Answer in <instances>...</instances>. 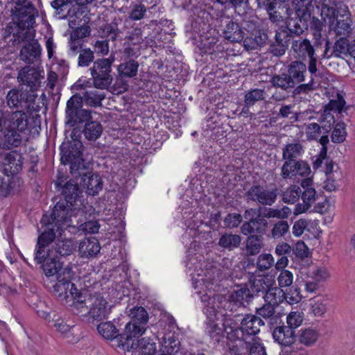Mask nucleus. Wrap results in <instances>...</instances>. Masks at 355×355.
<instances>
[{
    "label": "nucleus",
    "mask_w": 355,
    "mask_h": 355,
    "mask_svg": "<svg viewBox=\"0 0 355 355\" xmlns=\"http://www.w3.org/2000/svg\"><path fill=\"white\" fill-rule=\"evenodd\" d=\"M56 187L60 188V198L54 205L51 211L43 214L40 223L42 226L56 228L62 230L63 223L71 215L76 216L84 208L83 204V190L73 180L63 184V180L58 179Z\"/></svg>",
    "instance_id": "f257e3e1"
},
{
    "label": "nucleus",
    "mask_w": 355,
    "mask_h": 355,
    "mask_svg": "<svg viewBox=\"0 0 355 355\" xmlns=\"http://www.w3.org/2000/svg\"><path fill=\"white\" fill-rule=\"evenodd\" d=\"M31 129L26 113L22 111L0 112V148L8 151L21 146L24 137Z\"/></svg>",
    "instance_id": "f03ea898"
},
{
    "label": "nucleus",
    "mask_w": 355,
    "mask_h": 355,
    "mask_svg": "<svg viewBox=\"0 0 355 355\" xmlns=\"http://www.w3.org/2000/svg\"><path fill=\"white\" fill-rule=\"evenodd\" d=\"M43 230L39 234L37 240L34 260L37 263L41 265V268L46 277L62 275L64 268H62V263L58 259L57 257H51L49 246L56 238V233L60 231L56 228L42 226Z\"/></svg>",
    "instance_id": "7ed1b4c3"
},
{
    "label": "nucleus",
    "mask_w": 355,
    "mask_h": 355,
    "mask_svg": "<svg viewBox=\"0 0 355 355\" xmlns=\"http://www.w3.org/2000/svg\"><path fill=\"white\" fill-rule=\"evenodd\" d=\"M78 137L71 134V139L64 141L60 147L61 164L69 165L70 173L76 179L88 171L90 163L83 158V145Z\"/></svg>",
    "instance_id": "20e7f679"
},
{
    "label": "nucleus",
    "mask_w": 355,
    "mask_h": 355,
    "mask_svg": "<svg viewBox=\"0 0 355 355\" xmlns=\"http://www.w3.org/2000/svg\"><path fill=\"white\" fill-rule=\"evenodd\" d=\"M313 0H295L294 10L290 9L287 3L285 8L286 19L283 25L294 37L301 35L309 28L311 20V8Z\"/></svg>",
    "instance_id": "39448f33"
},
{
    "label": "nucleus",
    "mask_w": 355,
    "mask_h": 355,
    "mask_svg": "<svg viewBox=\"0 0 355 355\" xmlns=\"http://www.w3.org/2000/svg\"><path fill=\"white\" fill-rule=\"evenodd\" d=\"M267 220H252L250 222H244L241 227L242 234L247 236L244 250L247 256L258 254L264 246L263 235L268 227Z\"/></svg>",
    "instance_id": "423d86ee"
},
{
    "label": "nucleus",
    "mask_w": 355,
    "mask_h": 355,
    "mask_svg": "<svg viewBox=\"0 0 355 355\" xmlns=\"http://www.w3.org/2000/svg\"><path fill=\"white\" fill-rule=\"evenodd\" d=\"M66 123L73 128L72 137L80 136V130L92 119V111L83 108L79 94L73 95L67 102Z\"/></svg>",
    "instance_id": "0eeeda50"
},
{
    "label": "nucleus",
    "mask_w": 355,
    "mask_h": 355,
    "mask_svg": "<svg viewBox=\"0 0 355 355\" xmlns=\"http://www.w3.org/2000/svg\"><path fill=\"white\" fill-rule=\"evenodd\" d=\"M114 60V56L110 55L107 58L97 59L93 62L89 71L95 88L105 89L111 85L114 80L112 66Z\"/></svg>",
    "instance_id": "6e6552de"
},
{
    "label": "nucleus",
    "mask_w": 355,
    "mask_h": 355,
    "mask_svg": "<svg viewBox=\"0 0 355 355\" xmlns=\"http://www.w3.org/2000/svg\"><path fill=\"white\" fill-rule=\"evenodd\" d=\"M11 17L17 24L19 31L33 28L35 24V17L38 16V11L30 1L19 0L11 8Z\"/></svg>",
    "instance_id": "1a4fd4ad"
},
{
    "label": "nucleus",
    "mask_w": 355,
    "mask_h": 355,
    "mask_svg": "<svg viewBox=\"0 0 355 355\" xmlns=\"http://www.w3.org/2000/svg\"><path fill=\"white\" fill-rule=\"evenodd\" d=\"M37 95L30 91L12 89L6 96L7 105L10 108H21L25 113L33 114L40 111V106L35 104Z\"/></svg>",
    "instance_id": "9d476101"
},
{
    "label": "nucleus",
    "mask_w": 355,
    "mask_h": 355,
    "mask_svg": "<svg viewBox=\"0 0 355 355\" xmlns=\"http://www.w3.org/2000/svg\"><path fill=\"white\" fill-rule=\"evenodd\" d=\"M73 2V0H53L51 4L55 10V15L60 19L69 16L75 17L73 20L70 21V23H73L77 19H80V22L82 21L89 22L88 6H77V5L72 4Z\"/></svg>",
    "instance_id": "9b49d317"
},
{
    "label": "nucleus",
    "mask_w": 355,
    "mask_h": 355,
    "mask_svg": "<svg viewBox=\"0 0 355 355\" xmlns=\"http://www.w3.org/2000/svg\"><path fill=\"white\" fill-rule=\"evenodd\" d=\"M121 320H114L112 322H103L97 325L98 333L105 339L112 340L116 339L118 346L123 349V344L131 340L128 332L124 330L123 322Z\"/></svg>",
    "instance_id": "f8f14e48"
},
{
    "label": "nucleus",
    "mask_w": 355,
    "mask_h": 355,
    "mask_svg": "<svg viewBox=\"0 0 355 355\" xmlns=\"http://www.w3.org/2000/svg\"><path fill=\"white\" fill-rule=\"evenodd\" d=\"M129 316L130 320L124 324V330L131 339L139 338L146 330L148 314L144 308L135 306L130 310Z\"/></svg>",
    "instance_id": "ddd939ff"
},
{
    "label": "nucleus",
    "mask_w": 355,
    "mask_h": 355,
    "mask_svg": "<svg viewBox=\"0 0 355 355\" xmlns=\"http://www.w3.org/2000/svg\"><path fill=\"white\" fill-rule=\"evenodd\" d=\"M278 189L276 187L268 189L266 186L253 184L245 192L246 201L254 202L263 207L272 206L277 199Z\"/></svg>",
    "instance_id": "4468645a"
},
{
    "label": "nucleus",
    "mask_w": 355,
    "mask_h": 355,
    "mask_svg": "<svg viewBox=\"0 0 355 355\" xmlns=\"http://www.w3.org/2000/svg\"><path fill=\"white\" fill-rule=\"evenodd\" d=\"M28 33V31L24 33L17 31L16 33H13V35L17 38L18 42H24L20 50V59L27 64H33L40 60L42 55V47L37 40L32 38L30 40H26Z\"/></svg>",
    "instance_id": "2eb2a0df"
},
{
    "label": "nucleus",
    "mask_w": 355,
    "mask_h": 355,
    "mask_svg": "<svg viewBox=\"0 0 355 355\" xmlns=\"http://www.w3.org/2000/svg\"><path fill=\"white\" fill-rule=\"evenodd\" d=\"M71 270L64 268L62 275H58L53 286V293L60 300L66 302L74 300L80 293L75 284L70 281Z\"/></svg>",
    "instance_id": "dca6fc26"
},
{
    "label": "nucleus",
    "mask_w": 355,
    "mask_h": 355,
    "mask_svg": "<svg viewBox=\"0 0 355 355\" xmlns=\"http://www.w3.org/2000/svg\"><path fill=\"white\" fill-rule=\"evenodd\" d=\"M196 261V257H191L189 259L186 266L189 268V271L198 272L199 270H197V266H194ZM200 270L203 272V274L198 272L196 274L197 277H196L195 273H191V275L192 276L193 286L195 289L198 288L202 284H214L218 282L221 277V271L220 269L216 268L206 269L205 271L201 270V268H200Z\"/></svg>",
    "instance_id": "f3484780"
},
{
    "label": "nucleus",
    "mask_w": 355,
    "mask_h": 355,
    "mask_svg": "<svg viewBox=\"0 0 355 355\" xmlns=\"http://www.w3.org/2000/svg\"><path fill=\"white\" fill-rule=\"evenodd\" d=\"M84 208L76 216L71 215L67 218L63 225L71 228L73 233L94 234L98 232L100 225L98 220L85 221Z\"/></svg>",
    "instance_id": "a211bd4d"
},
{
    "label": "nucleus",
    "mask_w": 355,
    "mask_h": 355,
    "mask_svg": "<svg viewBox=\"0 0 355 355\" xmlns=\"http://www.w3.org/2000/svg\"><path fill=\"white\" fill-rule=\"evenodd\" d=\"M295 37L282 25L275 31L273 39H270L267 51L275 57H280L287 51L291 38Z\"/></svg>",
    "instance_id": "6ab92c4d"
},
{
    "label": "nucleus",
    "mask_w": 355,
    "mask_h": 355,
    "mask_svg": "<svg viewBox=\"0 0 355 355\" xmlns=\"http://www.w3.org/2000/svg\"><path fill=\"white\" fill-rule=\"evenodd\" d=\"M139 67V62L131 58H125L123 61L118 65V77L114 83V87H118L120 89L118 92L121 93L128 89V85L123 78L136 76Z\"/></svg>",
    "instance_id": "aec40b11"
},
{
    "label": "nucleus",
    "mask_w": 355,
    "mask_h": 355,
    "mask_svg": "<svg viewBox=\"0 0 355 355\" xmlns=\"http://www.w3.org/2000/svg\"><path fill=\"white\" fill-rule=\"evenodd\" d=\"M90 307V316L87 318L89 323L99 322L108 316L110 313L111 306L108 305L105 299L101 296L89 297L87 301Z\"/></svg>",
    "instance_id": "412c9836"
},
{
    "label": "nucleus",
    "mask_w": 355,
    "mask_h": 355,
    "mask_svg": "<svg viewBox=\"0 0 355 355\" xmlns=\"http://www.w3.org/2000/svg\"><path fill=\"white\" fill-rule=\"evenodd\" d=\"M289 0H256L257 8L266 12L269 20L272 23L283 19L282 11L285 9Z\"/></svg>",
    "instance_id": "4be33fe9"
},
{
    "label": "nucleus",
    "mask_w": 355,
    "mask_h": 355,
    "mask_svg": "<svg viewBox=\"0 0 355 355\" xmlns=\"http://www.w3.org/2000/svg\"><path fill=\"white\" fill-rule=\"evenodd\" d=\"M138 338L128 340L123 344V349L139 352V355H155L156 343L153 338L144 337L138 340Z\"/></svg>",
    "instance_id": "5701e85b"
},
{
    "label": "nucleus",
    "mask_w": 355,
    "mask_h": 355,
    "mask_svg": "<svg viewBox=\"0 0 355 355\" xmlns=\"http://www.w3.org/2000/svg\"><path fill=\"white\" fill-rule=\"evenodd\" d=\"M2 164L4 166L3 171L10 173L11 175H17L23 168L24 157L23 154L18 150H11L9 152H4Z\"/></svg>",
    "instance_id": "b1692460"
},
{
    "label": "nucleus",
    "mask_w": 355,
    "mask_h": 355,
    "mask_svg": "<svg viewBox=\"0 0 355 355\" xmlns=\"http://www.w3.org/2000/svg\"><path fill=\"white\" fill-rule=\"evenodd\" d=\"M235 317L241 322L240 327L248 338L257 335L260 331V327L265 324L263 320L255 315L246 314L243 316L237 314Z\"/></svg>",
    "instance_id": "393cba45"
},
{
    "label": "nucleus",
    "mask_w": 355,
    "mask_h": 355,
    "mask_svg": "<svg viewBox=\"0 0 355 355\" xmlns=\"http://www.w3.org/2000/svg\"><path fill=\"white\" fill-rule=\"evenodd\" d=\"M351 13L347 8V12L340 13L337 17L329 24V32H333L336 36H346L351 33Z\"/></svg>",
    "instance_id": "a878e982"
},
{
    "label": "nucleus",
    "mask_w": 355,
    "mask_h": 355,
    "mask_svg": "<svg viewBox=\"0 0 355 355\" xmlns=\"http://www.w3.org/2000/svg\"><path fill=\"white\" fill-rule=\"evenodd\" d=\"M17 78L22 85L30 88V93H34L40 86V71L34 67L26 66L22 68L18 73Z\"/></svg>",
    "instance_id": "bb28decb"
},
{
    "label": "nucleus",
    "mask_w": 355,
    "mask_h": 355,
    "mask_svg": "<svg viewBox=\"0 0 355 355\" xmlns=\"http://www.w3.org/2000/svg\"><path fill=\"white\" fill-rule=\"evenodd\" d=\"M92 165L89 163L88 171L85 174H80L77 178H80V184L87 188V192L89 195L95 196L103 189V180L101 177L91 171Z\"/></svg>",
    "instance_id": "cd10ccee"
},
{
    "label": "nucleus",
    "mask_w": 355,
    "mask_h": 355,
    "mask_svg": "<svg viewBox=\"0 0 355 355\" xmlns=\"http://www.w3.org/2000/svg\"><path fill=\"white\" fill-rule=\"evenodd\" d=\"M347 12V6L342 1L323 0L321 5V15L329 19V24L334 21L340 13Z\"/></svg>",
    "instance_id": "c85d7f7f"
},
{
    "label": "nucleus",
    "mask_w": 355,
    "mask_h": 355,
    "mask_svg": "<svg viewBox=\"0 0 355 355\" xmlns=\"http://www.w3.org/2000/svg\"><path fill=\"white\" fill-rule=\"evenodd\" d=\"M272 338L275 342L282 347H291L297 340L295 331L286 327L284 323L277 325L272 331Z\"/></svg>",
    "instance_id": "c756f323"
},
{
    "label": "nucleus",
    "mask_w": 355,
    "mask_h": 355,
    "mask_svg": "<svg viewBox=\"0 0 355 355\" xmlns=\"http://www.w3.org/2000/svg\"><path fill=\"white\" fill-rule=\"evenodd\" d=\"M349 43L350 41L345 36H342L336 41L333 50L330 51V42L327 41L325 42V49L323 50L322 54V58H329L333 55L340 58L343 54L345 55H349Z\"/></svg>",
    "instance_id": "7c9ffc66"
},
{
    "label": "nucleus",
    "mask_w": 355,
    "mask_h": 355,
    "mask_svg": "<svg viewBox=\"0 0 355 355\" xmlns=\"http://www.w3.org/2000/svg\"><path fill=\"white\" fill-rule=\"evenodd\" d=\"M222 33L225 40L232 43L241 42L245 35L240 24L232 20L226 22Z\"/></svg>",
    "instance_id": "2f4dec72"
},
{
    "label": "nucleus",
    "mask_w": 355,
    "mask_h": 355,
    "mask_svg": "<svg viewBox=\"0 0 355 355\" xmlns=\"http://www.w3.org/2000/svg\"><path fill=\"white\" fill-rule=\"evenodd\" d=\"M101 250L98 240L95 237L85 238L78 246V252L81 258H94Z\"/></svg>",
    "instance_id": "473e14b6"
},
{
    "label": "nucleus",
    "mask_w": 355,
    "mask_h": 355,
    "mask_svg": "<svg viewBox=\"0 0 355 355\" xmlns=\"http://www.w3.org/2000/svg\"><path fill=\"white\" fill-rule=\"evenodd\" d=\"M122 20L121 19L114 18L110 23H105L101 26L98 30V35L101 37L105 40L115 42L119 35L121 33L119 28V24Z\"/></svg>",
    "instance_id": "72a5a7b5"
},
{
    "label": "nucleus",
    "mask_w": 355,
    "mask_h": 355,
    "mask_svg": "<svg viewBox=\"0 0 355 355\" xmlns=\"http://www.w3.org/2000/svg\"><path fill=\"white\" fill-rule=\"evenodd\" d=\"M218 37L211 35H201L200 40L197 42L196 52L200 54H212L218 49Z\"/></svg>",
    "instance_id": "f704fd0d"
},
{
    "label": "nucleus",
    "mask_w": 355,
    "mask_h": 355,
    "mask_svg": "<svg viewBox=\"0 0 355 355\" xmlns=\"http://www.w3.org/2000/svg\"><path fill=\"white\" fill-rule=\"evenodd\" d=\"M90 295L83 294L82 292L73 300L72 310L75 314L80 316L87 317V319L90 316V307L91 305L87 302L89 300Z\"/></svg>",
    "instance_id": "c9c22d12"
},
{
    "label": "nucleus",
    "mask_w": 355,
    "mask_h": 355,
    "mask_svg": "<svg viewBox=\"0 0 355 355\" xmlns=\"http://www.w3.org/2000/svg\"><path fill=\"white\" fill-rule=\"evenodd\" d=\"M240 235L232 232H225L218 239V245L225 250L233 251L238 248L241 243Z\"/></svg>",
    "instance_id": "e433bc0d"
},
{
    "label": "nucleus",
    "mask_w": 355,
    "mask_h": 355,
    "mask_svg": "<svg viewBox=\"0 0 355 355\" xmlns=\"http://www.w3.org/2000/svg\"><path fill=\"white\" fill-rule=\"evenodd\" d=\"M307 67L301 61H293L288 67L287 73L293 79L295 85L304 80V74L306 73Z\"/></svg>",
    "instance_id": "4c0bfd02"
},
{
    "label": "nucleus",
    "mask_w": 355,
    "mask_h": 355,
    "mask_svg": "<svg viewBox=\"0 0 355 355\" xmlns=\"http://www.w3.org/2000/svg\"><path fill=\"white\" fill-rule=\"evenodd\" d=\"M78 94L81 100V105H83V103H85V105L92 107L102 106V101L105 97L104 92H99L96 90L85 91L83 92L82 95Z\"/></svg>",
    "instance_id": "58836bf2"
},
{
    "label": "nucleus",
    "mask_w": 355,
    "mask_h": 355,
    "mask_svg": "<svg viewBox=\"0 0 355 355\" xmlns=\"http://www.w3.org/2000/svg\"><path fill=\"white\" fill-rule=\"evenodd\" d=\"M272 280L267 277L255 278L250 282L249 291L252 294V297L259 296L261 295L265 296L269 287L272 286Z\"/></svg>",
    "instance_id": "ea45409f"
},
{
    "label": "nucleus",
    "mask_w": 355,
    "mask_h": 355,
    "mask_svg": "<svg viewBox=\"0 0 355 355\" xmlns=\"http://www.w3.org/2000/svg\"><path fill=\"white\" fill-rule=\"evenodd\" d=\"M214 316H207L208 322H206L205 333L209 337L210 340L215 344L221 341L225 335V329L218 326V324L212 320Z\"/></svg>",
    "instance_id": "a19ab883"
},
{
    "label": "nucleus",
    "mask_w": 355,
    "mask_h": 355,
    "mask_svg": "<svg viewBox=\"0 0 355 355\" xmlns=\"http://www.w3.org/2000/svg\"><path fill=\"white\" fill-rule=\"evenodd\" d=\"M272 87L280 88L286 92H291L295 85L293 79L287 72H282L279 74H274L270 80Z\"/></svg>",
    "instance_id": "79ce46f5"
},
{
    "label": "nucleus",
    "mask_w": 355,
    "mask_h": 355,
    "mask_svg": "<svg viewBox=\"0 0 355 355\" xmlns=\"http://www.w3.org/2000/svg\"><path fill=\"white\" fill-rule=\"evenodd\" d=\"M292 49L302 58H312L315 55V49L308 39L294 40L292 42Z\"/></svg>",
    "instance_id": "37998d69"
},
{
    "label": "nucleus",
    "mask_w": 355,
    "mask_h": 355,
    "mask_svg": "<svg viewBox=\"0 0 355 355\" xmlns=\"http://www.w3.org/2000/svg\"><path fill=\"white\" fill-rule=\"evenodd\" d=\"M103 126L96 121L91 119L80 130V135L83 133L85 138L89 141H96L102 135Z\"/></svg>",
    "instance_id": "c03bdc74"
},
{
    "label": "nucleus",
    "mask_w": 355,
    "mask_h": 355,
    "mask_svg": "<svg viewBox=\"0 0 355 355\" xmlns=\"http://www.w3.org/2000/svg\"><path fill=\"white\" fill-rule=\"evenodd\" d=\"M230 302H233L236 306H244V302H250L252 300V294L247 286H241L239 288L232 291L228 297Z\"/></svg>",
    "instance_id": "a18cd8bd"
},
{
    "label": "nucleus",
    "mask_w": 355,
    "mask_h": 355,
    "mask_svg": "<svg viewBox=\"0 0 355 355\" xmlns=\"http://www.w3.org/2000/svg\"><path fill=\"white\" fill-rule=\"evenodd\" d=\"M273 282H272V284ZM263 299L266 302H268L275 306H277L279 304L282 303L284 300H287L286 298V293L277 286H270L263 296Z\"/></svg>",
    "instance_id": "49530a36"
},
{
    "label": "nucleus",
    "mask_w": 355,
    "mask_h": 355,
    "mask_svg": "<svg viewBox=\"0 0 355 355\" xmlns=\"http://www.w3.org/2000/svg\"><path fill=\"white\" fill-rule=\"evenodd\" d=\"M161 340V344L164 348L163 352L168 355H172L179 351L180 342L178 338L175 336L174 333L169 332L165 334Z\"/></svg>",
    "instance_id": "de8ad7c7"
},
{
    "label": "nucleus",
    "mask_w": 355,
    "mask_h": 355,
    "mask_svg": "<svg viewBox=\"0 0 355 355\" xmlns=\"http://www.w3.org/2000/svg\"><path fill=\"white\" fill-rule=\"evenodd\" d=\"M304 152L300 143H291L282 148V159L284 162H293L298 159Z\"/></svg>",
    "instance_id": "09e8293b"
},
{
    "label": "nucleus",
    "mask_w": 355,
    "mask_h": 355,
    "mask_svg": "<svg viewBox=\"0 0 355 355\" xmlns=\"http://www.w3.org/2000/svg\"><path fill=\"white\" fill-rule=\"evenodd\" d=\"M259 211L262 214V218H279L281 220L286 219L288 217V216L291 213V209L286 206H284L281 209H273V208H268L266 206L260 207L259 208Z\"/></svg>",
    "instance_id": "8fccbe9b"
},
{
    "label": "nucleus",
    "mask_w": 355,
    "mask_h": 355,
    "mask_svg": "<svg viewBox=\"0 0 355 355\" xmlns=\"http://www.w3.org/2000/svg\"><path fill=\"white\" fill-rule=\"evenodd\" d=\"M52 322L56 330L65 337L69 338L71 334H73L76 325L67 323L64 318L58 315H54L52 318Z\"/></svg>",
    "instance_id": "3c124183"
},
{
    "label": "nucleus",
    "mask_w": 355,
    "mask_h": 355,
    "mask_svg": "<svg viewBox=\"0 0 355 355\" xmlns=\"http://www.w3.org/2000/svg\"><path fill=\"white\" fill-rule=\"evenodd\" d=\"M76 243L71 239L58 240L53 246L56 254L62 257L71 255L76 250Z\"/></svg>",
    "instance_id": "603ef678"
},
{
    "label": "nucleus",
    "mask_w": 355,
    "mask_h": 355,
    "mask_svg": "<svg viewBox=\"0 0 355 355\" xmlns=\"http://www.w3.org/2000/svg\"><path fill=\"white\" fill-rule=\"evenodd\" d=\"M318 332L311 328L302 329L298 331V341L306 346H311L318 338Z\"/></svg>",
    "instance_id": "864d4df0"
},
{
    "label": "nucleus",
    "mask_w": 355,
    "mask_h": 355,
    "mask_svg": "<svg viewBox=\"0 0 355 355\" xmlns=\"http://www.w3.org/2000/svg\"><path fill=\"white\" fill-rule=\"evenodd\" d=\"M196 293L204 304V313L207 314V316H216L214 295H211V293L209 294L207 292L202 293L201 291H197Z\"/></svg>",
    "instance_id": "5fc2aeb1"
},
{
    "label": "nucleus",
    "mask_w": 355,
    "mask_h": 355,
    "mask_svg": "<svg viewBox=\"0 0 355 355\" xmlns=\"http://www.w3.org/2000/svg\"><path fill=\"white\" fill-rule=\"evenodd\" d=\"M266 91L263 89H252L245 92L244 103L248 106H253L257 102L261 101L266 98Z\"/></svg>",
    "instance_id": "6e6d98bb"
},
{
    "label": "nucleus",
    "mask_w": 355,
    "mask_h": 355,
    "mask_svg": "<svg viewBox=\"0 0 355 355\" xmlns=\"http://www.w3.org/2000/svg\"><path fill=\"white\" fill-rule=\"evenodd\" d=\"M302 193L301 188L295 184L289 187L282 193V201L287 204H293L297 202Z\"/></svg>",
    "instance_id": "4d7b16f0"
},
{
    "label": "nucleus",
    "mask_w": 355,
    "mask_h": 355,
    "mask_svg": "<svg viewBox=\"0 0 355 355\" xmlns=\"http://www.w3.org/2000/svg\"><path fill=\"white\" fill-rule=\"evenodd\" d=\"M300 166V159L293 162H284L281 168L282 178L286 180L297 175V169H299Z\"/></svg>",
    "instance_id": "13d9d810"
},
{
    "label": "nucleus",
    "mask_w": 355,
    "mask_h": 355,
    "mask_svg": "<svg viewBox=\"0 0 355 355\" xmlns=\"http://www.w3.org/2000/svg\"><path fill=\"white\" fill-rule=\"evenodd\" d=\"M148 7L142 2L133 3L131 5V10L129 12V18L132 20H140L144 19Z\"/></svg>",
    "instance_id": "bf43d9fd"
},
{
    "label": "nucleus",
    "mask_w": 355,
    "mask_h": 355,
    "mask_svg": "<svg viewBox=\"0 0 355 355\" xmlns=\"http://www.w3.org/2000/svg\"><path fill=\"white\" fill-rule=\"evenodd\" d=\"M94 51L89 48L83 49L78 53V66L80 67H88L92 62H94Z\"/></svg>",
    "instance_id": "052dcab7"
},
{
    "label": "nucleus",
    "mask_w": 355,
    "mask_h": 355,
    "mask_svg": "<svg viewBox=\"0 0 355 355\" xmlns=\"http://www.w3.org/2000/svg\"><path fill=\"white\" fill-rule=\"evenodd\" d=\"M88 24L89 22H85V21H82V22L78 21V26L73 31L71 38L80 40L89 36L91 28Z\"/></svg>",
    "instance_id": "680f3d73"
},
{
    "label": "nucleus",
    "mask_w": 355,
    "mask_h": 355,
    "mask_svg": "<svg viewBox=\"0 0 355 355\" xmlns=\"http://www.w3.org/2000/svg\"><path fill=\"white\" fill-rule=\"evenodd\" d=\"M12 178L10 176L9 174H6V175L0 176V195L6 197L8 196L12 191L13 181Z\"/></svg>",
    "instance_id": "e2e57ef3"
},
{
    "label": "nucleus",
    "mask_w": 355,
    "mask_h": 355,
    "mask_svg": "<svg viewBox=\"0 0 355 355\" xmlns=\"http://www.w3.org/2000/svg\"><path fill=\"white\" fill-rule=\"evenodd\" d=\"M216 2L225 8H233L235 12L241 8H245L249 3V0H216Z\"/></svg>",
    "instance_id": "0e129e2a"
},
{
    "label": "nucleus",
    "mask_w": 355,
    "mask_h": 355,
    "mask_svg": "<svg viewBox=\"0 0 355 355\" xmlns=\"http://www.w3.org/2000/svg\"><path fill=\"white\" fill-rule=\"evenodd\" d=\"M345 103L344 98L340 94H338L337 99L330 100L329 103L324 105V112L331 113V111H338V113H341Z\"/></svg>",
    "instance_id": "69168bd1"
},
{
    "label": "nucleus",
    "mask_w": 355,
    "mask_h": 355,
    "mask_svg": "<svg viewBox=\"0 0 355 355\" xmlns=\"http://www.w3.org/2000/svg\"><path fill=\"white\" fill-rule=\"evenodd\" d=\"M274 264V259L270 254H262L257 260V268L259 271H265L270 268Z\"/></svg>",
    "instance_id": "338daca9"
},
{
    "label": "nucleus",
    "mask_w": 355,
    "mask_h": 355,
    "mask_svg": "<svg viewBox=\"0 0 355 355\" xmlns=\"http://www.w3.org/2000/svg\"><path fill=\"white\" fill-rule=\"evenodd\" d=\"M192 12L196 16L195 21L199 24L208 23L211 18L210 13L201 6H193L192 8Z\"/></svg>",
    "instance_id": "774afa93"
}]
</instances>
